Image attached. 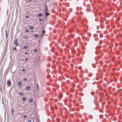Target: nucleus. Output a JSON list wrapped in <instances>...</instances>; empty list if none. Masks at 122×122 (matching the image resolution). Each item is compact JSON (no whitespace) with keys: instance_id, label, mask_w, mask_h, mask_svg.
<instances>
[{"instance_id":"1a4fd4ad","label":"nucleus","mask_w":122,"mask_h":122,"mask_svg":"<svg viewBox=\"0 0 122 122\" xmlns=\"http://www.w3.org/2000/svg\"><path fill=\"white\" fill-rule=\"evenodd\" d=\"M34 36L36 37H39V36L37 34H35L34 35Z\"/></svg>"},{"instance_id":"393cba45","label":"nucleus","mask_w":122,"mask_h":122,"mask_svg":"<svg viewBox=\"0 0 122 122\" xmlns=\"http://www.w3.org/2000/svg\"><path fill=\"white\" fill-rule=\"evenodd\" d=\"M28 60V58H26L25 59V61H27Z\"/></svg>"},{"instance_id":"9b49d317","label":"nucleus","mask_w":122,"mask_h":122,"mask_svg":"<svg viewBox=\"0 0 122 122\" xmlns=\"http://www.w3.org/2000/svg\"><path fill=\"white\" fill-rule=\"evenodd\" d=\"M28 46H24V49H26L28 47Z\"/></svg>"},{"instance_id":"f03ea898","label":"nucleus","mask_w":122,"mask_h":122,"mask_svg":"<svg viewBox=\"0 0 122 122\" xmlns=\"http://www.w3.org/2000/svg\"><path fill=\"white\" fill-rule=\"evenodd\" d=\"M7 85L9 86H10L11 85L10 81L9 80L7 81Z\"/></svg>"},{"instance_id":"412c9836","label":"nucleus","mask_w":122,"mask_h":122,"mask_svg":"<svg viewBox=\"0 0 122 122\" xmlns=\"http://www.w3.org/2000/svg\"><path fill=\"white\" fill-rule=\"evenodd\" d=\"M45 32H45V31L44 30L43 31L42 33H43V34L45 33Z\"/></svg>"},{"instance_id":"c756f323","label":"nucleus","mask_w":122,"mask_h":122,"mask_svg":"<svg viewBox=\"0 0 122 122\" xmlns=\"http://www.w3.org/2000/svg\"><path fill=\"white\" fill-rule=\"evenodd\" d=\"M43 34H41V37H43Z\"/></svg>"},{"instance_id":"cd10ccee","label":"nucleus","mask_w":122,"mask_h":122,"mask_svg":"<svg viewBox=\"0 0 122 122\" xmlns=\"http://www.w3.org/2000/svg\"><path fill=\"white\" fill-rule=\"evenodd\" d=\"M13 110L12 109V113L13 114Z\"/></svg>"},{"instance_id":"bb28decb","label":"nucleus","mask_w":122,"mask_h":122,"mask_svg":"<svg viewBox=\"0 0 122 122\" xmlns=\"http://www.w3.org/2000/svg\"><path fill=\"white\" fill-rule=\"evenodd\" d=\"M27 38V37H26V36H25V37L24 38L25 39H26Z\"/></svg>"},{"instance_id":"2eb2a0df","label":"nucleus","mask_w":122,"mask_h":122,"mask_svg":"<svg viewBox=\"0 0 122 122\" xmlns=\"http://www.w3.org/2000/svg\"><path fill=\"white\" fill-rule=\"evenodd\" d=\"M37 50L38 49H36L34 51L35 52H36L37 51Z\"/></svg>"},{"instance_id":"7c9ffc66","label":"nucleus","mask_w":122,"mask_h":122,"mask_svg":"<svg viewBox=\"0 0 122 122\" xmlns=\"http://www.w3.org/2000/svg\"><path fill=\"white\" fill-rule=\"evenodd\" d=\"M42 20H41V19H39V21H41Z\"/></svg>"},{"instance_id":"423d86ee","label":"nucleus","mask_w":122,"mask_h":122,"mask_svg":"<svg viewBox=\"0 0 122 122\" xmlns=\"http://www.w3.org/2000/svg\"><path fill=\"white\" fill-rule=\"evenodd\" d=\"M24 94L23 93L21 92L20 93L19 95L21 96H23Z\"/></svg>"},{"instance_id":"a211bd4d","label":"nucleus","mask_w":122,"mask_h":122,"mask_svg":"<svg viewBox=\"0 0 122 122\" xmlns=\"http://www.w3.org/2000/svg\"><path fill=\"white\" fill-rule=\"evenodd\" d=\"M28 53H28V52H25L24 53V54H25V55H27V54H28Z\"/></svg>"},{"instance_id":"f257e3e1","label":"nucleus","mask_w":122,"mask_h":122,"mask_svg":"<svg viewBox=\"0 0 122 122\" xmlns=\"http://www.w3.org/2000/svg\"><path fill=\"white\" fill-rule=\"evenodd\" d=\"M17 39H16L14 41V44L15 46H17V45L19 46V44L18 43H17Z\"/></svg>"},{"instance_id":"f8f14e48","label":"nucleus","mask_w":122,"mask_h":122,"mask_svg":"<svg viewBox=\"0 0 122 122\" xmlns=\"http://www.w3.org/2000/svg\"><path fill=\"white\" fill-rule=\"evenodd\" d=\"M26 97H23L22 98V100L23 101H25L26 99Z\"/></svg>"},{"instance_id":"6e6552de","label":"nucleus","mask_w":122,"mask_h":122,"mask_svg":"<svg viewBox=\"0 0 122 122\" xmlns=\"http://www.w3.org/2000/svg\"><path fill=\"white\" fill-rule=\"evenodd\" d=\"M49 15V14L48 13V12H47V13L45 12L46 16H48Z\"/></svg>"},{"instance_id":"5701e85b","label":"nucleus","mask_w":122,"mask_h":122,"mask_svg":"<svg viewBox=\"0 0 122 122\" xmlns=\"http://www.w3.org/2000/svg\"><path fill=\"white\" fill-rule=\"evenodd\" d=\"M22 71H25V69H23Z\"/></svg>"},{"instance_id":"7ed1b4c3","label":"nucleus","mask_w":122,"mask_h":122,"mask_svg":"<svg viewBox=\"0 0 122 122\" xmlns=\"http://www.w3.org/2000/svg\"><path fill=\"white\" fill-rule=\"evenodd\" d=\"M47 12H48V8L47 5H46V10H45V12L47 13Z\"/></svg>"},{"instance_id":"f704fd0d","label":"nucleus","mask_w":122,"mask_h":122,"mask_svg":"<svg viewBox=\"0 0 122 122\" xmlns=\"http://www.w3.org/2000/svg\"><path fill=\"white\" fill-rule=\"evenodd\" d=\"M38 122H40V121H39Z\"/></svg>"},{"instance_id":"473e14b6","label":"nucleus","mask_w":122,"mask_h":122,"mask_svg":"<svg viewBox=\"0 0 122 122\" xmlns=\"http://www.w3.org/2000/svg\"><path fill=\"white\" fill-rule=\"evenodd\" d=\"M5 117H6V115H5Z\"/></svg>"},{"instance_id":"a878e982","label":"nucleus","mask_w":122,"mask_h":122,"mask_svg":"<svg viewBox=\"0 0 122 122\" xmlns=\"http://www.w3.org/2000/svg\"><path fill=\"white\" fill-rule=\"evenodd\" d=\"M27 78H25L24 79H23V80H24V81H26V80H27Z\"/></svg>"},{"instance_id":"72a5a7b5","label":"nucleus","mask_w":122,"mask_h":122,"mask_svg":"<svg viewBox=\"0 0 122 122\" xmlns=\"http://www.w3.org/2000/svg\"><path fill=\"white\" fill-rule=\"evenodd\" d=\"M7 115V117H8V115Z\"/></svg>"},{"instance_id":"39448f33","label":"nucleus","mask_w":122,"mask_h":122,"mask_svg":"<svg viewBox=\"0 0 122 122\" xmlns=\"http://www.w3.org/2000/svg\"><path fill=\"white\" fill-rule=\"evenodd\" d=\"M18 84L20 86H21L22 85V83L21 82H18Z\"/></svg>"},{"instance_id":"dca6fc26","label":"nucleus","mask_w":122,"mask_h":122,"mask_svg":"<svg viewBox=\"0 0 122 122\" xmlns=\"http://www.w3.org/2000/svg\"><path fill=\"white\" fill-rule=\"evenodd\" d=\"M25 31L26 32H27V33L29 32V30H27V29H26L25 30Z\"/></svg>"},{"instance_id":"ddd939ff","label":"nucleus","mask_w":122,"mask_h":122,"mask_svg":"<svg viewBox=\"0 0 122 122\" xmlns=\"http://www.w3.org/2000/svg\"><path fill=\"white\" fill-rule=\"evenodd\" d=\"M6 38H7L8 37V34H7V31H6Z\"/></svg>"},{"instance_id":"f3484780","label":"nucleus","mask_w":122,"mask_h":122,"mask_svg":"<svg viewBox=\"0 0 122 122\" xmlns=\"http://www.w3.org/2000/svg\"><path fill=\"white\" fill-rule=\"evenodd\" d=\"M33 101V100L32 99H30L29 100V101L30 102H31Z\"/></svg>"},{"instance_id":"9d476101","label":"nucleus","mask_w":122,"mask_h":122,"mask_svg":"<svg viewBox=\"0 0 122 122\" xmlns=\"http://www.w3.org/2000/svg\"><path fill=\"white\" fill-rule=\"evenodd\" d=\"M30 86H28L26 87V89L27 90H29L30 89Z\"/></svg>"},{"instance_id":"0eeeda50","label":"nucleus","mask_w":122,"mask_h":122,"mask_svg":"<svg viewBox=\"0 0 122 122\" xmlns=\"http://www.w3.org/2000/svg\"><path fill=\"white\" fill-rule=\"evenodd\" d=\"M99 117L100 118H102L103 117V115H100L99 116Z\"/></svg>"},{"instance_id":"4be33fe9","label":"nucleus","mask_w":122,"mask_h":122,"mask_svg":"<svg viewBox=\"0 0 122 122\" xmlns=\"http://www.w3.org/2000/svg\"><path fill=\"white\" fill-rule=\"evenodd\" d=\"M89 117L91 119L92 118V117H91L92 116L91 115H89Z\"/></svg>"},{"instance_id":"6ab92c4d","label":"nucleus","mask_w":122,"mask_h":122,"mask_svg":"<svg viewBox=\"0 0 122 122\" xmlns=\"http://www.w3.org/2000/svg\"><path fill=\"white\" fill-rule=\"evenodd\" d=\"M25 18H29V16L28 15H26L25 16Z\"/></svg>"},{"instance_id":"c85d7f7f","label":"nucleus","mask_w":122,"mask_h":122,"mask_svg":"<svg viewBox=\"0 0 122 122\" xmlns=\"http://www.w3.org/2000/svg\"><path fill=\"white\" fill-rule=\"evenodd\" d=\"M28 122H31V121L30 120H29Z\"/></svg>"},{"instance_id":"b1692460","label":"nucleus","mask_w":122,"mask_h":122,"mask_svg":"<svg viewBox=\"0 0 122 122\" xmlns=\"http://www.w3.org/2000/svg\"><path fill=\"white\" fill-rule=\"evenodd\" d=\"M16 49V48L15 47H14L13 48V50H15Z\"/></svg>"},{"instance_id":"4468645a","label":"nucleus","mask_w":122,"mask_h":122,"mask_svg":"<svg viewBox=\"0 0 122 122\" xmlns=\"http://www.w3.org/2000/svg\"><path fill=\"white\" fill-rule=\"evenodd\" d=\"M33 27L32 26H31L29 27V29H33Z\"/></svg>"},{"instance_id":"2f4dec72","label":"nucleus","mask_w":122,"mask_h":122,"mask_svg":"<svg viewBox=\"0 0 122 122\" xmlns=\"http://www.w3.org/2000/svg\"><path fill=\"white\" fill-rule=\"evenodd\" d=\"M31 32H34V31H31Z\"/></svg>"},{"instance_id":"aec40b11","label":"nucleus","mask_w":122,"mask_h":122,"mask_svg":"<svg viewBox=\"0 0 122 122\" xmlns=\"http://www.w3.org/2000/svg\"><path fill=\"white\" fill-rule=\"evenodd\" d=\"M27 117V116L26 115H25L23 116V117L24 118H26Z\"/></svg>"},{"instance_id":"20e7f679","label":"nucleus","mask_w":122,"mask_h":122,"mask_svg":"<svg viewBox=\"0 0 122 122\" xmlns=\"http://www.w3.org/2000/svg\"><path fill=\"white\" fill-rule=\"evenodd\" d=\"M42 15V14L41 13H39L38 15L37 16L39 17H41Z\"/></svg>"}]
</instances>
